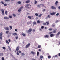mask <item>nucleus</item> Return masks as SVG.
I'll return each mask as SVG.
<instances>
[{"instance_id":"obj_16","label":"nucleus","mask_w":60,"mask_h":60,"mask_svg":"<svg viewBox=\"0 0 60 60\" xmlns=\"http://www.w3.org/2000/svg\"><path fill=\"white\" fill-rule=\"evenodd\" d=\"M6 42L7 44H9V42L8 41V40H6Z\"/></svg>"},{"instance_id":"obj_1","label":"nucleus","mask_w":60,"mask_h":60,"mask_svg":"<svg viewBox=\"0 0 60 60\" xmlns=\"http://www.w3.org/2000/svg\"><path fill=\"white\" fill-rule=\"evenodd\" d=\"M30 46V43H29L26 46L25 48H28Z\"/></svg>"},{"instance_id":"obj_7","label":"nucleus","mask_w":60,"mask_h":60,"mask_svg":"<svg viewBox=\"0 0 60 60\" xmlns=\"http://www.w3.org/2000/svg\"><path fill=\"white\" fill-rule=\"evenodd\" d=\"M30 2V0H28L27 1H26L25 2L27 4H28V3H29Z\"/></svg>"},{"instance_id":"obj_25","label":"nucleus","mask_w":60,"mask_h":60,"mask_svg":"<svg viewBox=\"0 0 60 60\" xmlns=\"http://www.w3.org/2000/svg\"><path fill=\"white\" fill-rule=\"evenodd\" d=\"M35 15L36 16H38V14L37 13H36L35 14Z\"/></svg>"},{"instance_id":"obj_22","label":"nucleus","mask_w":60,"mask_h":60,"mask_svg":"<svg viewBox=\"0 0 60 60\" xmlns=\"http://www.w3.org/2000/svg\"><path fill=\"white\" fill-rule=\"evenodd\" d=\"M58 4V1H56V2L55 3V5H57V4Z\"/></svg>"},{"instance_id":"obj_14","label":"nucleus","mask_w":60,"mask_h":60,"mask_svg":"<svg viewBox=\"0 0 60 60\" xmlns=\"http://www.w3.org/2000/svg\"><path fill=\"white\" fill-rule=\"evenodd\" d=\"M31 54H33V55H34V54H35V52H34L33 51H32L31 52Z\"/></svg>"},{"instance_id":"obj_15","label":"nucleus","mask_w":60,"mask_h":60,"mask_svg":"<svg viewBox=\"0 0 60 60\" xmlns=\"http://www.w3.org/2000/svg\"><path fill=\"white\" fill-rule=\"evenodd\" d=\"M4 29H5V30H9V28L8 27H4Z\"/></svg>"},{"instance_id":"obj_43","label":"nucleus","mask_w":60,"mask_h":60,"mask_svg":"<svg viewBox=\"0 0 60 60\" xmlns=\"http://www.w3.org/2000/svg\"><path fill=\"white\" fill-rule=\"evenodd\" d=\"M2 60H4V57L2 58Z\"/></svg>"},{"instance_id":"obj_59","label":"nucleus","mask_w":60,"mask_h":60,"mask_svg":"<svg viewBox=\"0 0 60 60\" xmlns=\"http://www.w3.org/2000/svg\"><path fill=\"white\" fill-rule=\"evenodd\" d=\"M4 6H7V4H4Z\"/></svg>"},{"instance_id":"obj_27","label":"nucleus","mask_w":60,"mask_h":60,"mask_svg":"<svg viewBox=\"0 0 60 60\" xmlns=\"http://www.w3.org/2000/svg\"><path fill=\"white\" fill-rule=\"evenodd\" d=\"M43 56H40V58L41 59L43 58Z\"/></svg>"},{"instance_id":"obj_49","label":"nucleus","mask_w":60,"mask_h":60,"mask_svg":"<svg viewBox=\"0 0 60 60\" xmlns=\"http://www.w3.org/2000/svg\"><path fill=\"white\" fill-rule=\"evenodd\" d=\"M30 7H28V9H31V6H30Z\"/></svg>"},{"instance_id":"obj_60","label":"nucleus","mask_w":60,"mask_h":60,"mask_svg":"<svg viewBox=\"0 0 60 60\" xmlns=\"http://www.w3.org/2000/svg\"><path fill=\"white\" fill-rule=\"evenodd\" d=\"M40 5H42L43 6H44V5H43V4H40Z\"/></svg>"},{"instance_id":"obj_31","label":"nucleus","mask_w":60,"mask_h":60,"mask_svg":"<svg viewBox=\"0 0 60 60\" xmlns=\"http://www.w3.org/2000/svg\"><path fill=\"white\" fill-rule=\"evenodd\" d=\"M42 15V14H41L39 15L38 17H41V16Z\"/></svg>"},{"instance_id":"obj_3","label":"nucleus","mask_w":60,"mask_h":60,"mask_svg":"<svg viewBox=\"0 0 60 60\" xmlns=\"http://www.w3.org/2000/svg\"><path fill=\"white\" fill-rule=\"evenodd\" d=\"M51 8L52 9H54V10L56 9V8L54 6H51Z\"/></svg>"},{"instance_id":"obj_12","label":"nucleus","mask_w":60,"mask_h":60,"mask_svg":"<svg viewBox=\"0 0 60 60\" xmlns=\"http://www.w3.org/2000/svg\"><path fill=\"white\" fill-rule=\"evenodd\" d=\"M55 36V34H51L50 35V36L51 37H54Z\"/></svg>"},{"instance_id":"obj_32","label":"nucleus","mask_w":60,"mask_h":60,"mask_svg":"<svg viewBox=\"0 0 60 60\" xmlns=\"http://www.w3.org/2000/svg\"><path fill=\"white\" fill-rule=\"evenodd\" d=\"M9 31H7L6 32V34H8V33H9Z\"/></svg>"},{"instance_id":"obj_41","label":"nucleus","mask_w":60,"mask_h":60,"mask_svg":"<svg viewBox=\"0 0 60 60\" xmlns=\"http://www.w3.org/2000/svg\"><path fill=\"white\" fill-rule=\"evenodd\" d=\"M13 15L14 17H15L16 16V15L14 14H13Z\"/></svg>"},{"instance_id":"obj_19","label":"nucleus","mask_w":60,"mask_h":60,"mask_svg":"<svg viewBox=\"0 0 60 60\" xmlns=\"http://www.w3.org/2000/svg\"><path fill=\"white\" fill-rule=\"evenodd\" d=\"M37 56H39V52H37Z\"/></svg>"},{"instance_id":"obj_42","label":"nucleus","mask_w":60,"mask_h":60,"mask_svg":"<svg viewBox=\"0 0 60 60\" xmlns=\"http://www.w3.org/2000/svg\"><path fill=\"white\" fill-rule=\"evenodd\" d=\"M33 24H34V25H36V22H33Z\"/></svg>"},{"instance_id":"obj_11","label":"nucleus","mask_w":60,"mask_h":60,"mask_svg":"<svg viewBox=\"0 0 60 60\" xmlns=\"http://www.w3.org/2000/svg\"><path fill=\"white\" fill-rule=\"evenodd\" d=\"M19 46H18L17 47V48L16 49V51H18L19 50Z\"/></svg>"},{"instance_id":"obj_4","label":"nucleus","mask_w":60,"mask_h":60,"mask_svg":"<svg viewBox=\"0 0 60 60\" xmlns=\"http://www.w3.org/2000/svg\"><path fill=\"white\" fill-rule=\"evenodd\" d=\"M31 6V5H30L29 4H27L25 6V7H26V8H27V7H28V6Z\"/></svg>"},{"instance_id":"obj_46","label":"nucleus","mask_w":60,"mask_h":60,"mask_svg":"<svg viewBox=\"0 0 60 60\" xmlns=\"http://www.w3.org/2000/svg\"><path fill=\"white\" fill-rule=\"evenodd\" d=\"M52 27H54L55 26V24H52Z\"/></svg>"},{"instance_id":"obj_29","label":"nucleus","mask_w":60,"mask_h":60,"mask_svg":"<svg viewBox=\"0 0 60 60\" xmlns=\"http://www.w3.org/2000/svg\"><path fill=\"white\" fill-rule=\"evenodd\" d=\"M2 48L3 49H4V50H5V49H6V48H5V47H3Z\"/></svg>"},{"instance_id":"obj_53","label":"nucleus","mask_w":60,"mask_h":60,"mask_svg":"<svg viewBox=\"0 0 60 60\" xmlns=\"http://www.w3.org/2000/svg\"><path fill=\"white\" fill-rule=\"evenodd\" d=\"M18 52L19 53H21V51H19Z\"/></svg>"},{"instance_id":"obj_54","label":"nucleus","mask_w":60,"mask_h":60,"mask_svg":"<svg viewBox=\"0 0 60 60\" xmlns=\"http://www.w3.org/2000/svg\"><path fill=\"white\" fill-rule=\"evenodd\" d=\"M15 38H16V39H18V37L17 36V37H15Z\"/></svg>"},{"instance_id":"obj_23","label":"nucleus","mask_w":60,"mask_h":60,"mask_svg":"<svg viewBox=\"0 0 60 60\" xmlns=\"http://www.w3.org/2000/svg\"><path fill=\"white\" fill-rule=\"evenodd\" d=\"M22 34L23 36H26V34L24 33H22Z\"/></svg>"},{"instance_id":"obj_45","label":"nucleus","mask_w":60,"mask_h":60,"mask_svg":"<svg viewBox=\"0 0 60 60\" xmlns=\"http://www.w3.org/2000/svg\"><path fill=\"white\" fill-rule=\"evenodd\" d=\"M35 1V4H37V1H36V0Z\"/></svg>"},{"instance_id":"obj_39","label":"nucleus","mask_w":60,"mask_h":60,"mask_svg":"<svg viewBox=\"0 0 60 60\" xmlns=\"http://www.w3.org/2000/svg\"><path fill=\"white\" fill-rule=\"evenodd\" d=\"M46 23H47V25H48L49 24V22H46Z\"/></svg>"},{"instance_id":"obj_38","label":"nucleus","mask_w":60,"mask_h":60,"mask_svg":"<svg viewBox=\"0 0 60 60\" xmlns=\"http://www.w3.org/2000/svg\"><path fill=\"white\" fill-rule=\"evenodd\" d=\"M1 3L2 4H4V2L2 1H1Z\"/></svg>"},{"instance_id":"obj_17","label":"nucleus","mask_w":60,"mask_h":60,"mask_svg":"<svg viewBox=\"0 0 60 60\" xmlns=\"http://www.w3.org/2000/svg\"><path fill=\"white\" fill-rule=\"evenodd\" d=\"M22 56H23L25 55V53H22L21 54Z\"/></svg>"},{"instance_id":"obj_51","label":"nucleus","mask_w":60,"mask_h":60,"mask_svg":"<svg viewBox=\"0 0 60 60\" xmlns=\"http://www.w3.org/2000/svg\"><path fill=\"white\" fill-rule=\"evenodd\" d=\"M55 57H57L58 56L57 55H56L55 56Z\"/></svg>"},{"instance_id":"obj_52","label":"nucleus","mask_w":60,"mask_h":60,"mask_svg":"<svg viewBox=\"0 0 60 60\" xmlns=\"http://www.w3.org/2000/svg\"><path fill=\"white\" fill-rule=\"evenodd\" d=\"M9 18L10 19H11V18H12V16H9Z\"/></svg>"},{"instance_id":"obj_26","label":"nucleus","mask_w":60,"mask_h":60,"mask_svg":"<svg viewBox=\"0 0 60 60\" xmlns=\"http://www.w3.org/2000/svg\"><path fill=\"white\" fill-rule=\"evenodd\" d=\"M3 56V53H0V56Z\"/></svg>"},{"instance_id":"obj_44","label":"nucleus","mask_w":60,"mask_h":60,"mask_svg":"<svg viewBox=\"0 0 60 60\" xmlns=\"http://www.w3.org/2000/svg\"><path fill=\"white\" fill-rule=\"evenodd\" d=\"M59 15V13H57V14H56V16H58Z\"/></svg>"},{"instance_id":"obj_30","label":"nucleus","mask_w":60,"mask_h":60,"mask_svg":"<svg viewBox=\"0 0 60 60\" xmlns=\"http://www.w3.org/2000/svg\"><path fill=\"white\" fill-rule=\"evenodd\" d=\"M37 23L38 24H39V23H40V21L39 20H38L37 21Z\"/></svg>"},{"instance_id":"obj_63","label":"nucleus","mask_w":60,"mask_h":60,"mask_svg":"<svg viewBox=\"0 0 60 60\" xmlns=\"http://www.w3.org/2000/svg\"><path fill=\"white\" fill-rule=\"evenodd\" d=\"M58 9H59V10H60V6H59L58 7Z\"/></svg>"},{"instance_id":"obj_20","label":"nucleus","mask_w":60,"mask_h":60,"mask_svg":"<svg viewBox=\"0 0 60 60\" xmlns=\"http://www.w3.org/2000/svg\"><path fill=\"white\" fill-rule=\"evenodd\" d=\"M41 47V45H39L38 46V48H40Z\"/></svg>"},{"instance_id":"obj_50","label":"nucleus","mask_w":60,"mask_h":60,"mask_svg":"<svg viewBox=\"0 0 60 60\" xmlns=\"http://www.w3.org/2000/svg\"><path fill=\"white\" fill-rule=\"evenodd\" d=\"M5 14L6 15H7V11H6L5 12Z\"/></svg>"},{"instance_id":"obj_55","label":"nucleus","mask_w":60,"mask_h":60,"mask_svg":"<svg viewBox=\"0 0 60 60\" xmlns=\"http://www.w3.org/2000/svg\"><path fill=\"white\" fill-rule=\"evenodd\" d=\"M47 17L49 18H50V16L49 15H48V16Z\"/></svg>"},{"instance_id":"obj_36","label":"nucleus","mask_w":60,"mask_h":60,"mask_svg":"<svg viewBox=\"0 0 60 60\" xmlns=\"http://www.w3.org/2000/svg\"><path fill=\"white\" fill-rule=\"evenodd\" d=\"M28 18L29 19H31V17L30 16H28Z\"/></svg>"},{"instance_id":"obj_8","label":"nucleus","mask_w":60,"mask_h":60,"mask_svg":"<svg viewBox=\"0 0 60 60\" xmlns=\"http://www.w3.org/2000/svg\"><path fill=\"white\" fill-rule=\"evenodd\" d=\"M49 36L48 35H45V36H44V38H49Z\"/></svg>"},{"instance_id":"obj_34","label":"nucleus","mask_w":60,"mask_h":60,"mask_svg":"<svg viewBox=\"0 0 60 60\" xmlns=\"http://www.w3.org/2000/svg\"><path fill=\"white\" fill-rule=\"evenodd\" d=\"M23 6H22L20 8V9H23Z\"/></svg>"},{"instance_id":"obj_28","label":"nucleus","mask_w":60,"mask_h":60,"mask_svg":"<svg viewBox=\"0 0 60 60\" xmlns=\"http://www.w3.org/2000/svg\"><path fill=\"white\" fill-rule=\"evenodd\" d=\"M43 26H45L46 25V22H44L43 24Z\"/></svg>"},{"instance_id":"obj_21","label":"nucleus","mask_w":60,"mask_h":60,"mask_svg":"<svg viewBox=\"0 0 60 60\" xmlns=\"http://www.w3.org/2000/svg\"><path fill=\"white\" fill-rule=\"evenodd\" d=\"M21 11V9H20L19 8L18 10V12H20Z\"/></svg>"},{"instance_id":"obj_9","label":"nucleus","mask_w":60,"mask_h":60,"mask_svg":"<svg viewBox=\"0 0 60 60\" xmlns=\"http://www.w3.org/2000/svg\"><path fill=\"white\" fill-rule=\"evenodd\" d=\"M4 19H9V18L7 17H4Z\"/></svg>"},{"instance_id":"obj_2","label":"nucleus","mask_w":60,"mask_h":60,"mask_svg":"<svg viewBox=\"0 0 60 60\" xmlns=\"http://www.w3.org/2000/svg\"><path fill=\"white\" fill-rule=\"evenodd\" d=\"M0 39L1 40H2V38H3V33L1 32L0 35Z\"/></svg>"},{"instance_id":"obj_57","label":"nucleus","mask_w":60,"mask_h":60,"mask_svg":"<svg viewBox=\"0 0 60 60\" xmlns=\"http://www.w3.org/2000/svg\"><path fill=\"white\" fill-rule=\"evenodd\" d=\"M38 7H40L41 6L40 5H38L37 6Z\"/></svg>"},{"instance_id":"obj_5","label":"nucleus","mask_w":60,"mask_h":60,"mask_svg":"<svg viewBox=\"0 0 60 60\" xmlns=\"http://www.w3.org/2000/svg\"><path fill=\"white\" fill-rule=\"evenodd\" d=\"M51 15H55L56 14V12H52V13H50Z\"/></svg>"},{"instance_id":"obj_37","label":"nucleus","mask_w":60,"mask_h":60,"mask_svg":"<svg viewBox=\"0 0 60 60\" xmlns=\"http://www.w3.org/2000/svg\"><path fill=\"white\" fill-rule=\"evenodd\" d=\"M48 58H51V56L50 55L49 56H48Z\"/></svg>"},{"instance_id":"obj_35","label":"nucleus","mask_w":60,"mask_h":60,"mask_svg":"<svg viewBox=\"0 0 60 60\" xmlns=\"http://www.w3.org/2000/svg\"><path fill=\"white\" fill-rule=\"evenodd\" d=\"M9 27H10V29H12V26H9Z\"/></svg>"},{"instance_id":"obj_33","label":"nucleus","mask_w":60,"mask_h":60,"mask_svg":"<svg viewBox=\"0 0 60 60\" xmlns=\"http://www.w3.org/2000/svg\"><path fill=\"white\" fill-rule=\"evenodd\" d=\"M5 2H10V0H5Z\"/></svg>"},{"instance_id":"obj_56","label":"nucleus","mask_w":60,"mask_h":60,"mask_svg":"<svg viewBox=\"0 0 60 60\" xmlns=\"http://www.w3.org/2000/svg\"><path fill=\"white\" fill-rule=\"evenodd\" d=\"M8 41L9 42H11V40L10 39H9Z\"/></svg>"},{"instance_id":"obj_48","label":"nucleus","mask_w":60,"mask_h":60,"mask_svg":"<svg viewBox=\"0 0 60 60\" xmlns=\"http://www.w3.org/2000/svg\"><path fill=\"white\" fill-rule=\"evenodd\" d=\"M46 11V9H44L43 10V12H44V11Z\"/></svg>"},{"instance_id":"obj_47","label":"nucleus","mask_w":60,"mask_h":60,"mask_svg":"<svg viewBox=\"0 0 60 60\" xmlns=\"http://www.w3.org/2000/svg\"><path fill=\"white\" fill-rule=\"evenodd\" d=\"M41 29H43L44 28V26H42L41 27Z\"/></svg>"},{"instance_id":"obj_10","label":"nucleus","mask_w":60,"mask_h":60,"mask_svg":"<svg viewBox=\"0 0 60 60\" xmlns=\"http://www.w3.org/2000/svg\"><path fill=\"white\" fill-rule=\"evenodd\" d=\"M14 36H15V35H17L18 34L17 33H13L12 34Z\"/></svg>"},{"instance_id":"obj_18","label":"nucleus","mask_w":60,"mask_h":60,"mask_svg":"<svg viewBox=\"0 0 60 60\" xmlns=\"http://www.w3.org/2000/svg\"><path fill=\"white\" fill-rule=\"evenodd\" d=\"M21 3L20 1H19L17 2V3L18 4H21Z\"/></svg>"},{"instance_id":"obj_62","label":"nucleus","mask_w":60,"mask_h":60,"mask_svg":"<svg viewBox=\"0 0 60 60\" xmlns=\"http://www.w3.org/2000/svg\"><path fill=\"white\" fill-rule=\"evenodd\" d=\"M17 55H19V53L18 52H17Z\"/></svg>"},{"instance_id":"obj_40","label":"nucleus","mask_w":60,"mask_h":60,"mask_svg":"<svg viewBox=\"0 0 60 60\" xmlns=\"http://www.w3.org/2000/svg\"><path fill=\"white\" fill-rule=\"evenodd\" d=\"M48 30L49 31H51V30H52V28H50V29H48Z\"/></svg>"},{"instance_id":"obj_64","label":"nucleus","mask_w":60,"mask_h":60,"mask_svg":"<svg viewBox=\"0 0 60 60\" xmlns=\"http://www.w3.org/2000/svg\"><path fill=\"white\" fill-rule=\"evenodd\" d=\"M59 56H60V53H59Z\"/></svg>"},{"instance_id":"obj_24","label":"nucleus","mask_w":60,"mask_h":60,"mask_svg":"<svg viewBox=\"0 0 60 60\" xmlns=\"http://www.w3.org/2000/svg\"><path fill=\"white\" fill-rule=\"evenodd\" d=\"M56 30H54L53 31V33H56Z\"/></svg>"},{"instance_id":"obj_58","label":"nucleus","mask_w":60,"mask_h":60,"mask_svg":"<svg viewBox=\"0 0 60 60\" xmlns=\"http://www.w3.org/2000/svg\"><path fill=\"white\" fill-rule=\"evenodd\" d=\"M15 31L16 32H17V31H18V30H17V29H15Z\"/></svg>"},{"instance_id":"obj_6","label":"nucleus","mask_w":60,"mask_h":60,"mask_svg":"<svg viewBox=\"0 0 60 60\" xmlns=\"http://www.w3.org/2000/svg\"><path fill=\"white\" fill-rule=\"evenodd\" d=\"M32 31V29L31 28L29 29V30H28V32L29 33H30Z\"/></svg>"},{"instance_id":"obj_61","label":"nucleus","mask_w":60,"mask_h":60,"mask_svg":"<svg viewBox=\"0 0 60 60\" xmlns=\"http://www.w3.org/2000/svg\"><path fill=\"white\" fill-rule=\"evenodd\" d=\"M59 34L58 33L56 35H57V36H58V35Z\"/></svg>"},{"instance_id":"obj_13","label":"nucleus","mask_w":60,"mask_h":60,"mask_svg":"<svg viewBox=\"0 0 60 60\" xmlns=\"http://www.w3.org/2000/svg\"><path fill=\"white\" fill-rule=\"evenodd\" d=\"M1 11L3 14H4V10L3 9H1Z\"/></svg>"}]
</instances>
